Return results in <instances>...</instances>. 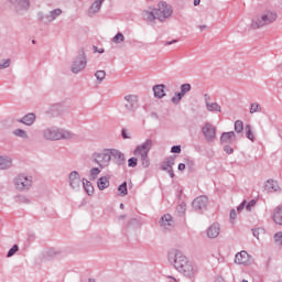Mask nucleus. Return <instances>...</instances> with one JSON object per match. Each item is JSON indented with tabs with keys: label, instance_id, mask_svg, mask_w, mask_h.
I'll return each instance as SVG.
<instances>
[{
	"label": "nucleus",
	"instance_id": "31",
	"mask_svg": "<svg viewBox=\"0 0 282 282\" xmlns=\"http://www.w3.org/2000/svg\"><path fill=\"white\" fill-rule=\"evenodd\" d=\"M173 166H175V159L170 158L162 163L161 169L162 171H169V169H173Z\"/></svg>",
	"mask_w": 282,
	"mask_h": 282
},
{
	"label": "nucleus",
	"instance_id": "46",
	"mask_svg": "<svg viewBox=\"0 0 282 282\" xmlns=\"http://www.w3.org/2000/svg\"><path fill=\"white\" fill-rule=\"evenodd\" d=\"M128 166L130 169H135V166H138V158H130L128 160Z\"/></svg>",
	"mask_w": 282,
	"mask_h": 282
},
{
	"label": "nucleus",
	"instance_id": "47",
	"mask_svg": "<svg viewBox=\"0 0 282 282\" xmlns=\"http://www.w3.org/2000/svg\"><path fill=\"white\" fill-rule=\"evenodd\" d=\"M254 206H257V200L252 199L247 205H245V208L248 213H250Z\"/></svg>",
	"mask_w": 282,
	"mask_h": 282
},
{
	"label": "nucleus",
	"instance_id": "27",
	"mask_svg": "<svg viewBox=\"0 0 282 282\" xmlns=\"http://www.w3.org/2000/svg\"><path fill=\"white\" fill-rule=\"evenodd\" d=\"M273 221L278 226H282V206H279L274 209Z\"/></svg>",
	"mask_w": 282,
	"mask_h": 282
},
{
	"label": "nucleus",
	"instance_id": "2",
	"mask_svg": "<svg viewBox=\"0 0 282 282\" xmlns=\"http://www.w3.org/2000/svg\"><path fill=\"white\" fill-rule=\"evenodd\" d=\"M42 138L47 142H56L58 140H72L74 138V133L69 130H65L63 128H58L56 126H50L42 130Z\"/></svg>",
	"mask_w": 282,
	"mask_h": 282
},
{
	"label": "nucleus",
	"instance_id": "54",
	"mask_svg": "<svg viewBox=\"0 0 282 282\" xmlns=\"http://www.w3.org/2000/svg\"><path fill=\"white\" fill-rule=\"evenodd\" d=\"M131 226H138V219L132 218L128 223V228H131Z\"/></svg>",
	"mask_w": 282,
	"mask_h": 282
},
{
	"label": "nucleus",
	"instance_id": "7",
	"mask_svg": "<svg viewBox=\"0 0 282 282\" xmlns=\"http://www.w3.org/2000/svg\"><path fill=\"white\" fill-rule=\"evenodd\" d=\"M154 14L156 15V19L161 21V23H164V21H166V19L173 14V7L164 1H161L159 2L158 8L154 9Z\"/></svg>",
	"mask_w": 282,
	"mask_h": 282
},
{
	"label": "nucleus",
	"instance_id": "35",
	"mask_svg": "<svg viewBox=\"0 0 282 282\" xmlns=\"http://www.w3.org/2000/svg\"><path fill=\"white\" fill-rule=\"evenodd\" d=\"M261 111H262L261 105H259L258 102L251 104L250 110H249L250 113H261Z\"/></svg>",
	"mask_w": 282,
	"mask_h": 282
},
{
	"label": "nucleus",
	"instance_id": "20",
	"mask_svg": "<svg viewBox=\"0 0 282 282\" xmlns=\"http://www.w3.org/2000/svg\"><path fill=\"white\" fill-rule=\"evenodd\" d=\"M62 15H63V9L61 8L53 9L48 11V13L46 14V23H54V21H56V19H58Z\"/></svg>",
	"mask_w": 282,
	"mask_h": 282
},
{
	"label": "nucleus",
	"instance_id": "38",
	"mask_svg": "<svg viewBox=\"0 0 282 282\" xmlns=\"http://www.w3.org/2000/svg\"><path fill=\"white\" fill-rule=\"evenodd\" d=\"M141 162V166L143 169H149V166H151V160H149V154L145 156H142L141 159H139Z\"/></svg>",
	"mask_w": 282,
	"mask_h": 282
},
{
	"label": "nucleus",
	"instance_id": "30",
	"mask_svg": "<svg viewBox=\"0 0 282 282\" xmlns=\"http://www.w3.org/2000/svg\"><path fill=\"white\" fill-rule=\"evenodd\" d=\"M82 186L86 191L87 195L89 196L94 195V185H91V182L83 178Z\"/></svg>",
	"mask_w": 282,
	"mask_h": 282
},
{
	"label": "nucleus",
	"instance_id": "8",
	"mask_svg": "<svg viewBox=\"0 0 282 282\" xmlns=\"http://www.w3.org/2000/svg\"><path fill=\"white\" fill-rule=\"evenodd\" d=\"M140 107V98L138 95H126L123 97V108L128 113H135Z\"/></svg>",
	"mask_w": 282,
	"mask_h": 282
},
{
	"label": "nucleus",
	"instance_id": "11",
	"mask_svg": "<svg viewBox=\"0 0 282 282\" xmlns=\"http://www.w3.org/2000/svg\"><path fill=\"white\" fill-rule=\"evenodd\" d=\"M235 263L238 265H252V263H254V259H252V256L247 253V251L242 250L236 254Z\"/></svg>",
	"mask_w": 282,
	"mask_h": 282
},
{
	"label": "nucleus",
	"instance_id": "12",
	"mask_svg": "<svg viewBox=\"0 0 282 282\" xmlns=\"http://www.w3.org/2000/svg\"><path fill=\"white\" fill-rule=\"evenodd\" d=\"M68 184L73 191H80L83 186V180L77 171H73L68 174Z\"/></svg>",
	"mask_w": 282,
	"mask_h": 282
},
{
	"label": "nucleus",
	"instance_id": "19",
	"mask_svg": "<svg viewBox=\"0 0 282 282\" xmlns=\"http://www.w3.org/2000/svg\"><path fill=\"white\" fill-rule=\"evenodd\" d=\"M236 140L237 134H235V131L224 132L220 137L221 144H234Z\"/></svg>",
	"mask_w": 282,
	"mask_h": 282
},
{
	"label": "nucleus",
	"instance_id": "58",
	"mask_svg": "<svg viewBox=\"0 0 282 282\" xmlns=\"http://www.w3.org/2000/svg\"><path fill=\"white\" fill-rule=\"evenodd\" d=\"M166 279L170 280V282H180L176 278H174L173 275H167Z\"/></svg>",
	"mask_w": 282,
	"mask_h": 282
},
{
	"label": "nucleus",
	"instance_id": "3",
	"mask_svg": "<svg viewBox=\"0 0 282 282\" xmlns=\"http://www.w3.org/2000/svg\"><path fill=\"white\" fill-rule=\"evenodd\" d=\"M276 19H279L276 11L267 10L251 19L250 28L251 30H259L265 25H272Z\"/></svg>",
	"mask_w": 282,
	"mask_h": 282
},
{
	"label": "nucleus",
	"instance_id": "22",
	"mask_svg": "<svg viewBox=\"0 0 282 282\" xmlns=\"http://www.w3.org/2000/svg\"><path fill=\"white\" fill-rule=\"evenodd\" d=\"M102 3L105 0H95L88 9V17H95L100 12V8H102Z\"/></svg>",
	"mask_w": 282,
	"mask_h": 282
},
{
	"label": "nucleus",
	"instance_id": "64",
	"mask_svg": "<svg viewBox=\"0 0 282 282\" xmlns=\"http://www.w3.org/2000/svg\"><path fill=\"white\" fill-rule=\"evenodd\" d=\"M216 282H226V280H224V278H217Z\"/></svg>",
	"mask_w": 282,
	"mask_h": 282
},
{
	"label": "nucleus",
	"instance_id": "24",
	"mask_svg": "<svg viewBox=\"0 0 282 282\" xmlns=\"http://www.w3.org/2000/svg\"><path fill=\"white\" fill-rule=\"evenodd\" d=\"M219 232H221V226L219 224L214 223L208 229H207V237L209 239H217L219 237Z\"/></svg>",
	"mask_w": 282,
	"mask_h": 282
},
{
	"label": "nucleus",
	"instance_id": "61",
	"mask_svg": "<svg viewBox=\"0 0 282 282\" xmlns=\"http://www.w3.org/2000/svg\"><path fill=\"white\" fill-rule=\"evenodd\" d=\"M252 234H253V237H256V239H259V229H254Z\"/></svg>",
	"mask_w": 282,
	"mask_h": 282
},
{
	"label": "nucleus",
	"instance_id": "32",
	"mask_svg": "<svg viewBox=\"0 0 282 282\" xmlns=\"http://www.w3.org/2000/svg\"><path fill=\"white\" fill-rule=\"evenodd\" d=\"M112 43H116V45H120V43H124V35L119 32L112 37Z\"/></svg>",
	"mask_w": 282,
	"mask_h": 282
},
{
	"label": "nucleus",
	"instance_id": "60",
	"mask_svg": "<svg viewBox=\"0 0 282 282\" xmlns=\"http://www.w3.org/2000/svg\"><path fill=\"white\" fill-rule=\"evenodd\" d=\"M186 169V164L180 163L178 164V171H184Z\"/></svg>",
	"mask_w": 282,
	"mask_h": 282
},
{
	"label": "nucleus",
	"instance_id": "21",
	"mask_svg": "<svg viewBox=\"0 0 282 282\" xmlns=\"http://www.w3.org/2000/svg\"><path fill=\"white\" fill-rule=\"evenodd\" d=\"M166 89V85L164 84H158L152 87V91L154 94V98H158L159 100H162L166 96V93L164 91Z\"/></svg>",
	"mask_w": 282,
	"mask_h": 282
},
{
	"label": "nucleus",
	"instance_id": "25",
	"mask_svg": "<svg viewBox=\"0 0 282 282\" xmlns=\"http://www.w3.org/2000/svg\"><path fill=\"white\" fill-rule=\"evenodd\" d=\"M12 169V158L0 155V171H8Z\"/></svg>",
	"mask_w": 282,
	"mask_h": 282
},
{
	"label": "nucleus",
	"instance_id": "44",
	"mask_svg": "<svg viewBox=\"0 0 282 282\" xmlns=\"http://www.w3.org/2000/svg\"><path fill=\"white\" fill-rule=\"evenodd\" d=\"M98 175H100V169L93 167L89 173L90 180H96V177H98Z\"/></svg>",
	"mask_w": 282,
	"mask_h": 282
},
{
	"label": "nucleus",
	"instance_id": "29",
	"mask_svg": "<svg viewBox=\"0 0 282 282\" xmlns=\"http://www.w3.org/2000/svg\"><path fill=\"white\" fill-rule=\"evenodd\" d=\"M13 135H15V138H21L22 140H29L30 139V135L28 134V131L21 129V128H18V129H14L12 131Z\"/></svg>",
	"mask_w": 282,
	"mask_h": 282
},
{
	"label": "nucleus",
	"instance_id": "40",
	"mask_svg": "<svg viewBox=\"0 0 282 282\" xmlns=\"http://www.w3.org/2000/svg\"><path fill=\"white\" fill-rule=\"evenodd\" d=\"M191 89H193V86H191V84L181 85V94H183V96H186L188 91H191Z\"/></svg>",
	"mask_w": 282,
	"mask_h": 282
},
{
	"label": "nucleus",
	"instance_id": "53",
	"mask_svg": "<svg viewBox=\"0 0 282 282\" xmlns=\"http://www.w3.org/2000/svg\"><path fill=\"white\" fill-rule=\"evenodd\" d=\"M171 153H182V147L181 145H173L171 148Z\"/></svg>",
	"mask_w": 282,
	"mask_h": 282
},
{
	"label": "nucleus",
	"instance_id": "52",
	"mask_svg": "<svg viewBox=\"0 0 282 282\" xmlns=\"http://www.w3.org/2000/svg\"><path fill=\"white\" fill-rule=\"evenodd\" d=\"M47 14L43 13V12H39L37 13V19L39 21H44V23H47Z\"/></svg>",
	"mask_w": 282,
	"mask_h": 282
},
{
	"label": "nucleus",
	"instance_id": "1",
	"mask_svg": "<svg viewBox=\"0 0 282 282\" xmlns=\"http://www.w3.org/2000/svg\"><path fill=\"white\" fill-rule=\"evenodd\" d=\"M167 260L171 265L186 276V279H193L197 274V265H195L182 251L180 250H172L167 253Z\"/></svg>",
	"mask_w": 282,
	"mask_h": 282
},
{
	"label": "nucleus",
	"instance_id": "26",
	"mask_svg": "<svg viewBox=\"0 0 282 282\" xmlns=\"http://www.w3.org/2000/svg\"><path fill=\"white\" fill-rule=\"evenodd\" d=\"M142 17L147 21V23H154L155 19H158V15L155 14V9H153V11H143Z\"/></svg>",
	"mask_w": 282,
	"mask_h": 282
},
{
	"label": "nucleus",
	"instance_id": "56",
	"mask_svg": "<svg viewBox=\"0 0 282 282\" xmlns=\"http://www.w3.org/2000/svg\"><path fill=\"white\" fill-rule=\"evenodd\" d=\"M230 219H237V212L235 209L230 210Z\"/></svg>",
	"mask_w": 282,
	"mask_h": 282
},
{
	"label": "nucleus",
	"instance_id": "18",
	"mask_svg": "<svg viewBox=\"0 0 282 282\" xmlns=\"http://www.w3.org/2000/svg\"><path fill=\"white\" fill-rule=\"evenodd\" d=\"M17 122H20V124H25V127H32V124L36 122V115L34 112H29L21 119H17Z\"/></svg>",
	"mask_w": 282,
	"mask_h": 282
},
{
	"label": "nucleus",
	"instance_id": "23",
	"mask_svg": "<svg viewBox=\"0 0 282 282\" xmlns=\"http://www.w3.org/2000/svg\"><path fill=\"white\" fill-rule=\"evenodd\" d=\"M110 158H115L117 160V165L122 166L124 165L126 159L124 153L117 149H110Z\"/></svg>",
	"mask_w": 282,
	"mask_h": 282
},
{
	"label": "nucleus",
	"instance_id": "59",
	"mask_svg": "<svg viewBox=\"0 0 282 282\" xmlns=\"http://www.w3.org/2000/svg\"><path fill=\"white\" fill-rule=\"evenodd\" d=\"M166 172L169 173L170 177H175V173L173 172V169H169L166 170Z\"/></svg>",
	"mask_w": 282,
	"mask_h": 282
},
{
	"label": "nucleus",
	"instance_id": "49",
	"mask_svg": "<svg viewBox=\"0 0 282 282\" xmlns=\"http://www.w3.org/2000/svg\"><path fill=\"white\" fill-rule=\"evenodd\" d=\"M121 135H122L123 140H131V132L127 129H122Z\"/></svg>",
	"mask_w": 282,
	"mask_h": 282
},
{
	"label": "nucleus",
	"instance_id": "28",
	"mask_svg": "<svg viewBox=\"0 0 282 282\" xmlns=\"http://www.w3.org/2000/svg\"><path fill=\"white\" fill-rule=\"evenodd\" d=\"M97 186L99 191H105V188H109V177L108 176H101L97 181Z\"/></svg>",
	"mask_w": 282,
	"mask_h": 282
},
{
	"label": "nucleus",
	"instance_id": "34",
	"mask_svg": "<svg viewBox=\"0 0 282 282\" xmlns=\"http://www.w3.org/2000/svg\"><path fill=\"white\" fill-rule=\"evenodd\" d=\"M246 130V138H248V140H251V142H254V134L252 133V127L250 124H247L245 127Z\"/></svg>",
	"mask_w": 282,
	"mask_h": 282
},
{
	"label": "nucleus",
	"instance_id": "36",
	"mask_svg": "<svg viewBox=\"0 0 282 282\" xmlns=\"http://www.w3.org/2000/svg\"><path fill=\"white\" fill-rule=\"evenodd\" d=\"M185 95H183L181 91L175 93V96L172 97L171 102H173V105H180V102H182V98H184Z\"/></svg>",
	"mask_w": 282,
	"mask_h": 282
},
{
	"label": "nucleus",
	"instance_id": "63",
	"mask_svg": "<svg viewBox=\"0 0 282 282\" xmlns=\"http://www.w3.org/2000/svg\"><path fill=\"white\" fill-rule=\"evenodd\" d=\"M199 3H202V0H194V6H199Z\"/></svg>",
	"mask_w": 282,
	"mask_h": 282
},
{
	"label": "nucleus",
	"instance_id": "41",
	"mask_svg": "<svg viewBox=\"0 0 282 282\" xmlns=\"http://www.w3.org/2000/svg\"><path fill=\"white\" fill-rule=\"evenodd\" d=\"M10 65H12V59H10V58L2 59L0 62V70L1 69H8V67H10Z\"/></svg>",
	"mask_w": 282,
	"mask_h": 282
},
{
	"label": "nucleus",
	"instance_id": "39",
	"mask_svg": "<svg viewBox=\"0 0 282 282\" xmlns=\"http://www.w3.org/2000/svg\"><path fill=\"white\" fill-rule=\"evenodd\" d=\"M15 200L18 202V204H31V200L29 199L28 196L25 195H19L15 197Z\"/></svg>",
	"mask_w": 282,
	"mask_h": 282
},
{
	"label": "nucleus",
	"instance_id": "42",
	"mask_svg": "<svg viewBox=\"0 0 282 282\" xmlns=\"http://www.w3.org/2000/svg\"><path fill=\"white\" fill-rule=\"evenodd\" d=\"M107 76V73L105 70H97L95 73V77L97 78V80H99V83H102V80H105Z\"/></svg>",
	"mask_w": 282,
	"mask_h": 282
},
{
	"label": "nucleus",
	"instance_id": "57",
	"mask_svg": "<svg viewBox=\"0 0 282 282\" xmlns=\"http://www.w3.org/2000/svg\"><path fill=\"white\" fill-rule=\"evenodd\" d=\"M174 43H177V40L166 41V42H164V45L165 46L174 45Z\"/></svg>",
	"mask_w": 282,
	"mask_h": 282
},
{
	"label": "nucleus",
	"instance_id": "33",
	"mask_svg": "<svg viewBox=\"0 0 282 282\" xmlns=\"http://www.w3.org/2000/svg\"><path fill=\"white\" fill-rule=\"evenodd\" d=\"M118 192L121 197H124L129 194V191L127 189V182H123L121 185H119Z\"/></svg>",
	"mask_w": 282,
	"mask_h": 282
},
{
	"label": "nucleus",
	"instance_id": "13",
	"mask_svg": "<svg viewBox=\"0 0 282 282\" xmlns=\"http://www.w3.org/2000/svg\"><path fill=\"white\" fill-rule=\"evenodd\" d=\"M159 224L163 230H173V228H175V220H173L171 214L163 215L160 218Z\"/></svg>",
	"mask_w": 282,
	"mask_h": 282
},
{
	"label": "nucleus",
	"instance_id": "43",
	"mask_svg": "<svg viewBox=\"0 0 282 282\" xmlns=\"http://www.w3.org/2000/svg\"><path fill=\"white\" fill-rule=\"evenodd\" d=\"M235 131L236 133H241L243 131V121L237 120L235 122Z\"/></svg>",
	"mask_w": 282,
	"mask_h": 282
},
{
	"label": "nucleus",
	"instance_id": "51",
	"mask_svg": "<svg viewBox=\"0 0 282 282\" xmlns=\"http://www.w3.org/2000/svg\"><path fill=\"white\" fill-rule=\"evenodd\" d=\"M274 241H275V243H279L280 246H282V232L281 231L276 232L274 235Z\"/></svg>",
	"mask_w": 282,
	"mask_h": 282
},
{
	"label": "nucleus",
	"instance_id": "17",
	"mask_svg": "<svg viewBox=\"0 0 282 282\" xmlns=\"http://www.w3.org/2000/svg\"><path fill=\"white\" fill-rule=\"evenodd\" d=\"M265 193H280L281 192V186H279V182L274 180H268L264 183L263 186Z\"/></svg>",
	"mask_w": 282,
	"mask_h": 282
},
{
	"label": "nucleus",
	"instance_id": "45",
	"mask_svg": "<svg viewBox=\"0 0 282 282\" xmlns=\"http://www.w3.org/2000/svg\"><path fill=\"white\" fill-rule=\"evenodd\" d=\"M18 250H19V245H13V248L8 251L7 257L9 259L10 257H14Z\"/></svg>",
	"mask_w": 282,
	"mask_h": 282
},
{
	"label": "nucleus",
	"instance_id": "5",
	"mask_svg": "<svg viewBox=\"0 0 282 282\" xmlns=\"http://www.w3.org/2000/svg\"><path fill=\"white\" fill-rule=\"evenodd\" d=\"M87 68V55L85 48H80L77 56H75L70 64L72 74H80Z\"/></svg>",
	"mask_w": 282,
	"mask_h": 282
},
{
	"label": "nucleus",
	"instance_id": "6",
	"mask_svg": "<svg viewBox=\"0 0 282 282\" xmlns=\"http://www.w3.org/2000/svg\"><path fill=\"white\" fill-rule=\"evenodd\" d=\"M93 162L98 164L100 169H107L111 162V149H105L101 152H95L93 154Z\"/></svg>",
	"mask_w": 282,
	"mask_h": 282
},
{
	"label": "nucleus",
	"instance_id": "50",
	"mask_svg": "<svg viewBox=\"0 0 282 282\" xmlns=\"http://www.w3.org/2000/svg\"><path fill=\"white\" fill-rule=\"evenodd\" d=\"M224 151L228 155H232V153H235V150L232 149V147H230V144H224Z\"/></svg>",
	"mask_w": 282,
	"mask_h": 282
},
{
	"label": "nucleus",
	"instance_id": "10",
	"mask_svg": "<svg viewBox=\"0 0 282 282\" xmlns=\"http://www.w3.org/2000/svg\"><path fill=\"white\" fill-rule=\"evenodd\" d=\"M202 133L207 142H213L217 138V128L210 122H206L202 128Z\"/></svg>",
	"mask_w": 282,
	"mask_h": 282
},
{
	"label": "nucleus",
	"instance_id": "9",
	"mask_svg": "<svg viewBox=\"0 0 282 282\" xmlns=\"http://www.w3.org/2000/svg\"><path fill=\"white\" fill-rule=\"evenodd\" d=\"M152 147L153 140L147 139L142 144L137 145V148L133 151V155H135V158H139V160L141 158H145L147 155H149V152L151 151Z\"/></svg>",
	"mask_w": 282,
	"mask_h": 282
},
{
	"label": "nucleus",
	"instance_id": "14",
	"mask_svg": "<svg viewBox=\"0 0 282 282\" xmlns=\"http://www.w3.org/2000/svg\"><path fill=\"white\" fill-rule=\"evenodd\" d=\"M9 2L15 8L17 12H28L32 6L30 0H9Z\"/></svg>",
	"mask_w": 282,
	"mask_h": 282
},
{
	"label": "nucleus",
	"instance_id": "62",
	"mask_svg": "<svg viewBox=\"0 0 282 282\" xmlns=\"http://www.w3.org/2000/svg\"><path fill=\"white\" fill-rule=\"evenodd\" d=\"M198 28H199V30L202 31V32H204V30H206V28H208L206 24H204V25H198Z\"/></svg>",
	"mask_w": 282,
	"mask_h": 282
},
{
	"label": "nucleus",
	"instance_id": "4",
	"mask_svg": "<svg viewBox=\"0 0 282 282\" xmlns=\"http://www.w3.org/2000/svg\"><path fill=\"white\" fill-rule=\"evenodd\" d=\"M12 184L18 193H28L32 189L34 177L28 173H19L13 177Z\"/></svg>",
	"mask_w": 282,
	"mask_h": 282
},
{
	"label": "nucleus",
	"instance_id": "15",
	"mask_svg": "<svg viewBox=\"0 0 282 282\" xmlns=\"http://www.w3.org/2000/svg\"><path fill=\"white\" fill-rule=\"evenodd\" d=\"M204 100H205V107L207 109V111L209 112H215L216 113H221V106L219 104H217V101H210V95L205 94L204 95Z\"/></svg>",
	"mask_w": 282,
	"mask_h": 282
},
{
	"label": "nucleus",
	"instance_id": "48",
	"mask_svg": "<svg viewBox=\"0 0 282 282\" xmlns=\"http://www.w3.org/2000/svg\"><path fill=\"white\" fill-rule=\"evenodd\" d=\"M178 215H184V213H186V204L185 203H182L177 206L176 208Z\"/></svg>",
	"mask_w": 282,
	"mask_h": 282
},
{
	"label": "nucleus",
	"instance_id": "55",
	"mask_svg": "<svg viewBox=\"0 0 282 282\" xmlns=\"http://www.w3.org/2000/svg\"><path fill=\"white\" fill-rule=\"evenodd\" d=\"M246 204H247V202L243 200V202L237 207V212H238V213H241V210H243V208H246Z\"/></svg>",
	"mask_w": 282,
	"mask_h": 282
},
{
	"label": "nucleus",
	"instance_id": "16",
	"mask_svg": "<svg viewBox=\"0 0 282 282\" xmlns=\"http://www.w3.org/2000/svg\"><path fill=\"white\" fill-rule=\"evenodd\" d=\"M192 206L194 210H206V206H208V197L206 196L196 197L193 200Z\"/></svg>",
	"mask_w": 282,
	"mask_h": 282
},
{
	"label": "nucleus",
	"instance_id": "37",
	"mask_svg": "<svg viewBox=\"0 0 282 282\" xmlns=\"http://www.w3.org/2000/svg\"><path fill=\"white\" fill-rule=\"evenodd\" d=\"M61 254V251L51 248L46 251V257H48V259H55V257H58Z\"/></svg>",
	"mask_w": 282,
	"mask_h": 282
}]
</instances>
